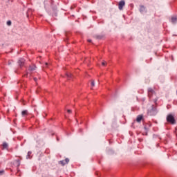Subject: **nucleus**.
<instances>
[{
  "instance_id": "nucleus-1",
  "label": "nucleus",
  "mask_w": 177,
  "mask_h": 177,
  "mask_svg": "<svg viewBox=\"0 0 177 177\" xmlns=\"http://www.w3.org/2000/svg\"><path fill=\"white\" fill-rule=\"evenodd\" d=\"M148 96L151 102H153L155 104H157V101L158 100V97H157V95H156V91H154V89H153L152 88H148Z\"/></svg>"
},
{
  "instance_id": "nucleus-2",
  "label": "nucleus",
  "mask_w": 177,
  "mask_h": 177,
  "mask_svg": "<svg viewBox=\"0 0 177 177\" xmlns=\"http://www.w3.org/2000/svg\"><path fill=\"white\" fill-rule=\"evenodd\" d=\"M167 121L169 124H171V125L176 124V120H175V116H174V115H172V114L167 115Z\"/></svg>"
},
{
  "instance_id": "nucleus-3",
  "label": "nucleus",
  "mask_w": 177,
  "mask_h": 177,
  "mask_svg": "<svg viewBox=\"0 0 177 177\" xmlns=\"http://www.w3.org/2000/svg\"><path fill=\"white\" fill-rule=\"evenodd\" d=\"M125 6V1L124 0H121L120 2H119V4H118V8L120 10H122L123 8Z\"/></svg>"
},
{
  "instance_id": "nucleus-4",
  "label": "nucleus",
  "mask_w": 177,
  "mask_h": 177,
  "mask_svg": "<svg viewBox=\"0 0 177 177\" xmlns=\"http://www.w3.org/2000/svg\"><path fill=\"white\" fill-rule=\"evenodd\" d=\"M68 162H70V159L67 158L64 160L59 161V164H61V165H63V166L66 165V164H68Z\"/></svg>"
},
{
  "instance_id": "nucleus-5",
  "label": "nucleus",
  "mask_w": 177,
  "mask_h": 177,
  "mask_svg": "<svg viewBox=\"0 0 177 177\" xmlns=\"http://www.w3.org/2000/svg\"><path fill=\"white\" fill-rule=\"evenodd\" d=\"M170 21L173 24H175V23L177 22V17H171Z\"/></svg>"
},
{
  "instance_id": "nucleus-6",
  "label": "nucleus",
  "mask_w": 177,
  "mask_h": 177,
  "mask_svg": "<svg viewBox=\"0 0 177 177\" xmlns=\"http://www.w3.org/2000/svg\"><path fill=\"white\" fill-rule=\"evenodd\" d=\"M143 120V115H139L137 116L136 121L137 122H140Z\"/></svg>"
},
{
  "instance_id": "nucleus-7",
  "label": "nucleus",
  "mask_w": 177,
  "mask_h": 177,
  "mask_svg": "<svg viewBox=\"0 0 177 177\" xmlns=\"http://www.w3.org/2000/svg\"><path fill=\"white\" fill-rule=\"evenodd\" d=\"M21 115L22 117H26V115H28V111L27 110L22 111Z\"/></svg>"
},
{
  "instance_id": "nucleus-8",
  "label": "nucleus",
  "mask_w": 177,
  "mask_h": 177,
  "mask_svg": "<svg viewBox=\"0 0 177 177\" xmlns=\"http://www.w3.org/2000/svg\"><path fill=\"white\" fill-rule=\"evenodd\" d=\"M26 62V60H24V59H23V58H21L19 60V62H18V63H19V66H23L24 64V62Z\"/></svg>"
},
{
  "instance_id": "nucleus-9",
  "label": "nucleus",
  "mask_w": 177,
  "mask_h": 177,
  "mask_svg": "<svg viewBox=\"0 0 177 177\" xmlns=\"http://www.w3.org/2000/svg\"><path fill=\"white\" fill-rule=\"evenodd\" d=\"M149 114H150V115H156V114H157V111L154 109H151L149 111Z\"/></svg>"
},
{
  "instance_id": "nucleus-10",
  "label": "nucleus",
  "mask_w": 177,
  "mask_h": 177,
  "mask_svg": "<svg viewBox=\"0 0 177 177\" xmlns=\"http://www.w3.org/2000/svg\"><path fill=\"white\" fill-rule=\"evenodd\" d=\"M145 10H146V8H145V6H141L140 8V12L142 13L143 12H145Z\"/></svg>"
},
{
  "instance_id": "nucleus-11",
  "label": "nucleus",
  "mask_w": 177,
  "mask_h": 177,
  "mask_svg": "<svg viewBox=\"0 0 177 177\" xmlns=\"http://www.w3.org/2000/svg\"><path fill=\"white\" fill-rule=\"evenodd\" d=\"M32 154V152H31L30 151H29L28 152V154H27V156H26V158H31V155Z\"/></svg>"
},
{
  "instance_id": "nucleus-12",
  "label": "nucleus",
  "mask_w": 177,
  "mask_h": 177,
  "mask_svg": "<svg viewBox=\"0 0 177 177\" xmlns=\"http://www.w3.org/2000/svg\"><path fill=\"white\" fill-rule=\"evenodd\" d=\"M8 145L6 142L3 143V149H8Z\"/></svg>"
},
{
  "instance_id": "nucleus-13",
  "label": "nucleus",
  "mask_w": 177,
  "mask_h": 177,
  "mask_svg": "<svg viewBox=\"0 0 177 177\" xmlns=\"http://www.w3.org/2000/svg\"><path fill=\"white\" fill-rule=\"evenodd\" d=\"M29 70L30 71H34V70H35V66H30Z\"/></svg>"
},
{
  "instance_id": "nucleus-14",
  "label": "nucleus",
  "mask_w": 177,
  "mask_h": 177,
  "mask_svg": "<svg viewBox=\"0 0 177 177\" xmlns=\"http://www.w3.org/2000/svg\"><path fill=\"white\" fill-rule=\"evenodd\" d=\"M66 77L68 78V80H70V78L73 77V75H71V73H66Z\"/></svg>"
},
{
  "instance_id": "nucleus-15",
  "label": "nucleus",
  "mask_w": 177,
  "mask_h": 177,
  "mask_svg": "<svg viewBox=\"0 0 177 177\" xmlns=\"http://www.w3.org/2000/svg\"><path fill=\"white\" fill-rule=\"evenodd\" d=\"M93 86H95V81L94 80H93L91 82V89H92V88H93Z\"/></svg>"
},
{
  "instance_id": "nucleus-16",
  "label": "nucleus",
  "mask_w": 177,
  "mask_h": 177,
  "mask_svg": "<svg viewBox=\"0 0 177 177\" xmlns=\"http://www.w3.org/2000/svg\"><path fill=\"white\" fill-rule=\"evenodd\" d=\"M7 24H8V26H11L12 21H7Z\"/></svg>"
},
{
  "instance_id": "nucleus-17",
  "label": "nucleus",
  "mask_w": 177,
  "mask_h": 177,
  "mask_svg": "<svg viewBox=\"0 0 177 177\" xmlns=\"http://www.w3.org/2000/svg\"><path fill=\"white\" fill-rule=\"evenodd\" d=\"M4 173H5V171L0 170V175H3Z\"/></svg>"
},
{
  "instance_id": "nucleus-18",
  "label": "nucleus",
  "mask_w": 177,
  "mask_h": 177,
  "mask_svg": "<svg viewBox=\"0 0 177 177\" xmlns=\"http://www.w3.org/2000/svg\"><path fill=\"white\" fill-rule=\"evenodd\" d=\"M106 64H107V62H102V66H106Z\"/></svg>"
},
{
  "instance_id": "nucleus-19",
  "label": "nucleus",
  "mask_w": 177,
  "mask_h": 177,
  "mask_svg": "<svg viewBox=\"0 0 177 177\" xmlns=\"http://www.w3.org/2000/svg\"><path fill=\"white\" fill-rule=\"evenodd\" d=\"M48 63H45L44 67H48Z\"/></svg>"
},
{
  "instance_id": "nucleus-20",
  "label": "nucleus",
  "mask_w": 177,
  "mask_h": 177,
  "mask_svg": "<svg viewBox=\"0 0 177 177\" xmlns=\"http://www.w3.org/2000/svg\"><path fill=\"white\" fill-rule=\"evenodd\" d=\"M67 113H71V110L68 109V110H67Z\"/></svg>"
},
{
  "instance_id": "nucleus-21",
  "label": "nucleus",
  "mask_w": 177,
  "mask_h": 177,
  "mask_svg": "<svg viewBox=\"0 0 177 177\" xmlns=\"http://www.w3.org/2000/svg\"><path fill=\"white\" fill-rule=\"evenodd\" d=\"M37 77L34 78V81L37 82Z\"/></svg>"
},
{
  "instance_id": "nucleus-22",
  "label": "nucleus",
  "mask_w": 177,
  "mask_h": 177,
  "mask_svg": "<svg viewBox=\"0 0 177 177\" xmlns=\"http://www.w3.org/2000/svg\"><path fill=\"white\" fill-rule=\"evenodd\" d=\"M88 42H92V40L88 39Z\"/></svg>"
}]
</instances>
